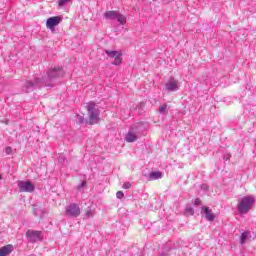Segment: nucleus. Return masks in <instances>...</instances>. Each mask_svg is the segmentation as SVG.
<instances>
[{"label":"nucleus","mask_w":256,"mask_h":256,"mask_svg":"<svg viewBox=\"0 0 256 256\" xmlns=\"http://www.w3.org/2000/svg\"><path fill=\"white\" fill-rule=\"evenodd\" d=\"M63 68L56 66L53 68H49L46 72V77H42V82L44 87H53V79H57V77H63Z\"/></svg>","instance_id":"1"},{"label":"nucleus","mask_w":256,"mask_h":256,"mask_svg":"<svg viewBox=\"0 0 256 256\" xmlns=\"http://www.w3.org/2000/svg\"><path fill=\"white\" fill-rule=\"evenodd\" d=\"M253 205H255V197L251 195L244 196L238 204V211L241 215H245L253 209Z\"/></svg>","instance_id":"2"},{"label":"nucleus","mask_w":256,"mask_h":256,"mask_svg":"<svg viewBox=\"0 0 256 256\" xmlns=\"http://www.w3.org/2000/svg\"><path fill=\"white\" fill-rule=\"evenodd\" d=\"M86 110L89 115V125H97L99 123V108H97V104L95 102H88L86 105Z\"/></svg>","instance_id":"3"},{"label":"nucleus","mask_w":256,"mask_h":256,"mask_svg":"<svg viewBox=\"0 0 256 256\" xmlns=\"http://www.w3.org/2000/svg\"><path fill=\"white\" fill-rule=\"evenodd\" d=\"M105 19L116 20L120 25L127 24V16L121 14L119 11L111 10L104 13Z\"/></svg>","instance_id":"4"},{"label":"nucleus","mask_w":256,"mask_h":256,"mask_svg":"<svg viewBox=\"0 0 256 256\" xmlns=\"http://www.w3.org/2000/svg\"><path fill=\"white\" fill-rule=\"evenodd\" d=\"M36 87H45L42 78H35L34 82L27 80L23 85V91H25V93H31Z\"/></svg>","instance_id":"5"},{"label":"nucleus","mask_w":256,"mask_h":256,"mask_svg":"<svg viewBox=\"0 0 256 256\" xmlns=\"http://www.w3.org/2000/svg\"><path fill=\"white\" fill-rule=\"evenodd\" d=\"M65 217L77 218L81 215V207L77 203H71L66 206V210L64 212Z\"/></svg>","instance_id":"6"},{"label":"nucleus","mask_w":256,"mask_h":256,"mask_svg":"<svg viewBox=\"0 0 256 256\" xmlns=\"http://www.w3.org/2000/svg\"><path fill=\"white\" fill-rule=\"evenodd\" d=\"M104 53H106V55L111 59H114V61L112 62V65L118 66L123 63V58H122L123 53H121V51L104 50Z\"/></svg>","instance_id":"7"},{"label":"nucleus","mask_w":256,"mask_h":256,"mask_svg":"<svg viewBox=\"0 0 256 256\" xmlns=\"http://www.w3.org/2000/svg\"><path fill=\"white\" fill-rule=\"evenodd\" d=\"M26 237L30 243H37L38 241H43V232L37 230H28L26 232Z\"/></svg>","instance_id":"8"},{"label":"nucleus","mask_w":256,"mask_h":256,"mask_svg":"<svg viewBox=\"0 0 256 256\" xmlns=\"http://www.w3.org/2000/svg\"><path fill=\"white\" fill-rule=\"evenodd\" d=\"M18 188L21 193H33L35 185L31 181H18Z\"/></svg>","instance_id":"9"},{"label":"nucleus","mask_w":256,"mask_h":256,"mask_svg":"<svg viewBox=\"0 0 256 256\" xmlns=\"http://www.w3.org/2000/svg\"><path fill=\"white\" fill-rule=\"evenodd\" d=\"M59 23H61V17L53 16L47 19L46 27L47 29H50L51 31H53V29H55V27H57Z\"/></svg>","instance_id":"10"},{"label":"nucleus","mask_w":256,"mask_h":256,"mask_svg":"<svg viewBox=\"0 0 256 256\" xmlns=\"http://www.w3.org/2000/svg\"><path fill=\"white\" fill-rule=\"evenodd\" d=\"M166 91H178L179 89V80L171 77L169 81L165 84Z\"/></svg>","instance_id":"11"},{"label":"nucleus","mask_w":256,"mask_h":256,"mask_svg":"<svg viewBox=\"0 0 256 256\" xmlns=\"http://www.w3.org/2000/svg\"><path fill=\"white\" fill-rule=\"evenodd\" d=\"M201 213L205 215L206 221H211V222L215 221V214L211 209H209V207L203 206L201 208Z\"/></svg>","instance_id":"12"},{"label":"nucleus","mask_w":256,"mask_h":256,"mask_svg":"<svg viewBox=\"0 0 256 256\" xmlns=\"http://www.w3.org/2000/svg\"><path fill=\"white\" fill-rule=\"evenodd\" d=\"M137 139H138L137 133H135V132L133 131V128L130 129V130L128 131V133L126 134V136H125V141H126L127 143H135V141H137Z\"/></svg>","instance_id":"13"},{"label":"nucleus","mask_w":256,"mask_h":256,"mask_svg":"<svg viewBox=\"0 0 256 256\" xmlns=\"http://www.w3.org/2000/svg\"><path fill=\"white\" fill-rule=\"evenodd\" d=\"M14 249L15 248L11 244L3 246L0 248V256H9V255H11V253H13Z\"/></svg>","instance_id":"14"},{"label":"nucleus","mask_w":256,"mask_h":256,"mask_svg":"<svg viewBox=\"0 0 256 256\" xmlns=\"http://www.w3.org/2000/svg\"><path fill=\"white\" fill-rule=\"evenodd\" d=\"M249 237H251V231L243 232L240 236L241 245H245V243H247V239H249Z\"/></svg>","instance_id":"15"},{"label":"nucleus","mask_w":256,"mask_h":256,"mask_svg":"<svg viewBox=\"0 0 256 256\" xmlns=\"http://www.w3.org/2000/svg\"><path fill=\"white\" fill-rule=\"evenodd\" d=\"M149 178L152 180V181H155L157 179H162L163 178V174L160 172V171H155V172H151L149 174Z\"/></svg>","instance_id":"16"},{"label":"nucleus","mask_w":256,"mask_h":256,"mask_svg":"<svg viewBox=\"0 0 256 256\" xmlns=\"http://www.w3.org/2000/svg\"><path fill=\"white\" fill-rule=\"evenodd\" d=\"M184 215L186 217H190L191 215H195V209H193V207H191V206H187L184 210Z\"/></svg>","instance_id":"17"},{"label":"nucleus","mask_w":256,"mask_h":256,"mask_svg":"<svg viewBox=\"0 0 256 256\" xmlns=\"http://www.w3.org/2000/svg\"><path fill=\"white\" fill-rule=\"evenodd\" d=\"M69 3H73V0H58V7H65Z\"/></svg>","instance_id":"18"},{"label":"nucleus","mask_w":256,"mask_h":256,"mask_svg":"<svg viewBox=\"0 0 256 256\" xmlns=\"http://www.w3.org/2000/svg\"><path fill=\"white\" fill-rule=\"evenodd\" d=\"M159 113L164 115V113H167V104H163L160 106Z\"/></svg>","instance_id":"19"},{"label":"nucleus","mask_w":256,"mask_h":256,"mask_svg":"<svg viewBox=\"0 0 256 256\" xmlns=\"http://www.w3.org/2000/svg\"><path fill=\"white\" fill-rule=\"evenodd\" d=\"M5 153L6 155H11V153H13V148H11V146H7L5 148Z\"/></svg>","instance_id":"20"},{"label":"nucleus","mask_w":256,"mask_h":256,"mask_svg":"<svg viewBox=\"0 0 256 256\" xmlns=\"http://www.w3.org/2000/svg\"><path fill=\"white\" fill-rule=\"evenodd\" d=\"M85 215L89 219V217H93L95 215V212L93 210H88Z\"/></svg>","instance_id":"21"},{"label":"nucleus","mask_w":256,"mask_h":256,"mask_svg":"<svg viewBox=\"0 0 256 256\" xmlns=\"http://www.w3.org/2000/svg\"><path fill=\"white\" fill-rule=\"evenodd\" d=\"M116 197L117 199H123V197H125V194H123V191H118L116 193Z\"/></svg>","instance_id":"22"},{"label":"nucleus","mask_w":256,"mask_h":256,"mask_svg":"<svg viewBox=\"0 0 256 256\" xmlns=\"http://www.w3.org/2000/svg\"><path fill=\"white\" fill-rule=\"evenodd\" d=\"M194 205H195L196 207H199L200 205H202L201 199L196 198V199L194 200Z\"/></svg>","instance_id":"23"},{"label":"nucleus","mask_w":256,"mask_h":256,"mask_svg":"<svg viewBox=\"0 0 256 256\" xmlns=\"http://www.w3.org/2000/svg\"><path fill=\"white\" fill-rule=\"evenodd\" d=\"M122 187H123V189H131V183L125 182Z\"/></svg>","instance_id":"24"},{"label":"nucleus","mask_w":256,"mask_h":256,"mask_svg":"<svg viewBox=\"0 0 256 256\" xmlns=\"http://www.w3.org/2000/svg\"><path fill=\"white\" fill-rule=\"evenodd\" d=\"M85 185H87V181H82L80 185H78V189L81 190L83 189V187H85Z\"/></svg>","instance_id":"25"},{"label":"nucleus","mask_w":256,"mask_h":256,"mask_svg":"<svg viewBox=\"0 0 256 256\" xmlns=\"http://www.w3.org/2000/svg\"><path fill=\"white\" fill-rule=\"evenodd\" d=\"M2 179V177H1V174H0V180Z\"/></svg>","instance_id":"26"}]
</instances>
